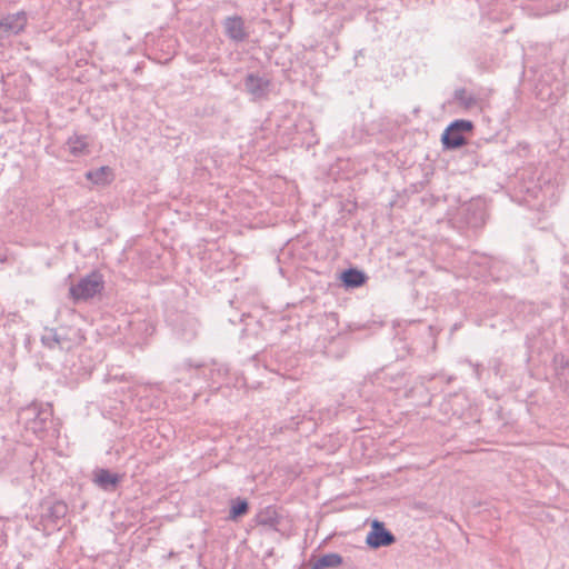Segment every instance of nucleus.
<instances>
[{
    "mask_svg": "<svg viewBox=\"0 0 569 569\" xmlns=\"http://www.w3.org/2000/svg\"><path fill=\"white\" fill-rule=\"evenodd\" d=\"M121 479L120 475L112 473L107 469H98L93 473L94 483L104 490L114 489Z\"/></svg>",
    "mask_w": 569,
    "mask_h": 569,
    "instance_id": "39448f33",
    "label": "nucleus"
},
{
    "mask_svg": "<svg viewBox=\"0 0 569 569\" xmlns=\"http://www.w3.org/2000/svg\"><path fill=\"white\" fill-rule=\"evenodd\" d=\"M340 279L345 287L357 288L366 283L367 276L358 269H348L341 273Z\"/></svg>",
    "mask_w": 569,
    "mask_h": 569,
    "instance_id": "423d86ee",
    "label": "nucleus"
},
{
    "mask_svg": "<svg viewBox=\"0 0 569 569\" xmlns=\"http://www.w3.org/2000/svg\"><path fill=\"white\" fill-rule=\"evenodd\" d=\"M103 284L102 276L92 272L70 287V296L74 301L89 300L102 291Z\"/></svg>",
    "mask_w": 569,
    "mask_h": 569,
    "instance_id": "f257e3e1",
    "label": "nucleus"
},
{
    "mask_svg": "<svg viewBox=\"0 0 569 569\" xmlns=\"http://www.w3.org/2000/svg\"><path fill=\"white\" fill-rule=\"evenodd\" d=\"M226 31L227 34L234 39V40H241L244 38V27L243 21L240 18H229L227 19L226 23Z\"/></svg>",
    "mask_w": 569,
    "mask_h": 569,
    "instance_id": "1a4fd4ad",
    "label": "nucleus"
},
{
    "mask_svg": "<svg viewBox=\"0 0 569 569\" xmlns=\"http://www.w3.org/2000/svg\"><path fill=\"white\" fill-rule=\"evenodd\" d=\"M260 80L253 76H250L248 77L247 79V87L250 89V90H254V86H256V82H259Z\"/></svg>",
    "mask_w": 569,
    "mask_h": 569,
    "instance_id": "9b49d317",
    "label": "nucleus"
},
{
    "mask_svg": "<svg viewBox=\"0 0 569 569\" xmlns=\"http://www.w3.org/2000/svg\"><path fill=\"white\" fill-rule=\"evenodd\" d=\"M473 124L468 120H456L453 121L442 134V143L447 148H459L466 143V139L462 136L463 132H471Z\"/></svg>",
    "mask_w": 569,
    "mask_h": 569,
    "instance_id": "f03ea898",
    "label": "nucleus"
},
{
    "mask_svg": "<svg viewBox=\"0 0 569 569\" xmlns=\"http://www.w3.org/2000/svg\"><path fill=\"white\" fill-rule=\"evenodd\" d=\"M87 179L92 181L94 184H108L113 179V172L109 167H101L97 170L87 172Z\"/></svg>",
    "mask_w": 569,
    "mask_h": 569,
    "instance_id": "6e6552de",
    "label": "nucleus"
},
{
    "mask_svg": "<svg viewBox=\"0 0 569 569\" xmlns=\"http://www.w3.org/2000/svg\"><path fill=\"white\" fill-rule=\"evenodd\" d=\"M28 17L24 11L8 14L0 20V33H20L26 29Z\"/></svg>",
    "mask_w": 569,
    "mask_h": 569,
    "instance_id": "20e7f679",
    "label": "nucleus"
},
{
    "mask_svg": "<svg viewBox=\"0 0 569 569\" xmlns=\"http://www.w3.org/2000/svg\"><path fill=\"white\" fill-rule=\"evenodd\" d=\"M248 502L242 499H237L232 502L230 508L229 518L232 520L238 519L239 517L246 515L248 512Z\"/></svg>",
    "mask_w": 569,
    "mask_h": 569,
    "instance_id": "9d476101",
    "label": "nucleus"
},
{
    "mask_svg": "<svg viewBox=\"0 0 569 569\" xmlns=\"http://www.w3.org/2000/svg\"><path fill=\"white\" fill-rule=\"evenodd\" d=\"M393 541L395 537L385 528L382 522L378 520L371 522V530L366 538V542L369 547L377 549L383 546H390Z\"/></svg>",
    "mask_w": 569,
    "mask_h": 569,
    "instance_id": "7ed1b4c3",
    "label": "nucleus"
},
{
    "mask_svg": "<svg viewBox=\"0 0 569 569\" xmlns=\"http://www.w3.org/2000/svg\"><path fill=\"white\" fill-rule=\"evenodd\" d=\"M342 563V558L338 553H327L318 559H313L310 561L311 569H326V568H337Z\"/></svg>",
    "mask_w": 569,
    "mask_h": 569,
    "instance_id": "0eeeda50",
    "label": "nucleus"
}]
</instances>
